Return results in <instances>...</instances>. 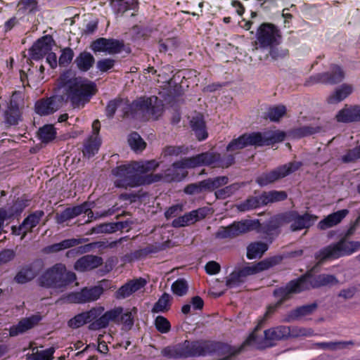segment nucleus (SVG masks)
Wrapping results in <instances>:
<instances>
[{
    "label": "nucleus",
    "instance_id": "9d476101",
    "mask_svg": "<svg viewBox=\"0 0 360 360\" xmlns=\"http://www.w3.org/2000/svg\"><path fill=\"white\" fill-rule=\"evenodd\" d=\"M135 110L141 111L145 116L157 119L163 111L162 101L157 96L140 98L132 103Z\"/></svg>",
    "mask_w": 360,
    "mask_h": 360
},
{
    "label": "nucleus",
    "instance_id": "5fc2aeb1",
    "mask_svg": "<svg viewBox=\"0 0 360 360\" xmlns=\"http://www.w3.org/2000/svg\"><path fill=\"white\" fill-rule=\"evenodd\" d=\"M240 188V186L239 184H233L225 188L217 190L215 192V195L217 198L225 199L236 193Z\"/></svg>",
    "mask_w": 360,
    "mask_h": 360
},
{
    "label": "nucleus",
    "instance_id": "9b49d317",
    "mask_svg": "<svg viewBox=\"0 0 360 360\" xmlns=\"http://www.w3.org/2000/svg\"><path fill=\"white\" fill-rule=\"evenodd\" d=\"M256 35L258 44L264 48L276 45L281 39L279 30L271 23H262L259 27Z\"/></svg>",
    "mask_w": 360,
    "mask_h": 360
},
{
    "label": "nucleus",
    "instance_id": "393cba45",
    "mask_svg": "<svg viewBox=\"0 0 360 360\" xmlns=\"http://www.w3.org/2000/svg\"><path fill=\"white\" fill-rule=\"evenodd\" d=\"M247 266L243 268H236L235 270L226 277V285L229 288L240 286L245 281L248 276H251Z\"/></svg>",
    "mask_w": 360,
    "mask_h": 360
},
{
    "label": "nucleus",
    "instance_id": "de8ad7c7",
    "mask_svg": "<svg viewBox=\"0 0 360 360\" xmlns=\"http://www.w3.org/2000/svg\"><path fill=\"white\" fill-rule=\"evenodd\" d=\"M136 4L135 0H110L112 8L121 13H124L128 9L134 8Z\"/></svg>",
    "mask_w": 360,
    "mask_h": 360
},
{
    "label": "nucleus",
    "instance_id": "a211bd4d",
    "mask_svg": "<svg viewBox=\"0 0 360 360\" xmlns=\"http://www.w3.org/2000/svg\"><path fill=\"white\" fill-rule=\"evenodd\" d=\"M123 312V308L121 307H115L105 312L100 317L96 319V321L90 325L92 330L106 328L110 322L118 324L120 323V316Z\"/></svg>",
    "mask_w": 360,
    "mask_h": 360
},
{
    "label": "nucleus",
    "instance_id": "6ab92c4d",
    "mask_svg": "<svg viewBox=\"0 0 360 360\" xmlns=\"http://www.w3.org/2000/svg\"><path fill=\"white\" fill-rule=\"evenodd\" d=\"M54 41L51 36H44L37 41L30 50L31 58L39 60L51 51Z\"/></svg>",
    "mask_w": 360,
    "mask_h": 360
},
{
    "label": "nucleus",
    "instance_id": "412c9836",
    "mask_svg": "<svg viewBox=\"0 0 360 360\" xmlns=\"http://www.w3.org/2000/svg\"><path fill=\"white\" fill-rule=\"evenodd\" d=\"M90 210V204L84 202L82 205L72 207H68L60 213L56 214V219L58 224H63L82 213H86Z\"/></svg>",
    "mask_w": 360,
    "mask_h": 360
},
{
    "label": "nucleus",
    "instance_id": "2eb2a0df",
    "mask_svg": "<svg viewBox=\"0 0 360 360\" xmlns=\"http://www.w3.org/2000/svg\"><path fill=\"white\" fill-rule=\"evenodd\" d=\"M251 229V224L248 221H235L228 226H221L215 233V238L219 239L233 238L247 233Z\"/></svg>",
    "mask_w": 360,
    "mask_h": 360
},
{
    "label": "nucleus",
    "instance_id": "4be33fe9",
    "mask_svg": "<svg viewBox=\"0 0 360 360\" xmlns=\"http://www.w3.org/2000/svg\"><path fill=\"white\" fill-rule=\"evenodd\" d=\"M101 128L100 122L98 120L94 121L92 124L93 135L89 140L85 143L83 150L84 156L88 158L94 156L98 150L100 141L97 137Z\"/></svg>",
    "mask_w": 360,
    "mask_h": 360
},
{
    "label": "nucleus",
    "instance_id": "774afa93",
    "mask_svg": "<svg viewBox=\"0 0 360 360\" xmlns=\"http://www.w3.org/2000/svg\"><path fill=\"white\" fill-rule=\"evenodd\" d=\"M360 158V146L350 150L346 155L342 156V160L345 162H349Z\"/></svg>",
    "mask_w": 360,
    "mask_h": 360
},
{
    "label": "nucleus",
    "instance_id": "4d7b16f0",
    "mask_svg": "<svg viewBox=\"0 0 360 360\" xmlns=\"http://www.w3.org/2000/svg\"><path fill=\"white\" fill-rule=\"evenodd\" d=\"M286 112L284 105H277L270 108L267 112L266 117L273 122H277L282 117Z\"/></svg>",
    "mask_w": 360,
    "mask_h": 360
},
{
    "label": "nucleus",
    "instance_id": "603ef678",
    "mask_svg": "<svg viewBox=\"0 0 360 360\" xmlns=\"http://www.w3.org/2000/svg\"><path fill=\"white\" fill-rule=\"evenodd\" d=\"M171 296L165 292L154 304L152 311L154 313L164 312L167 311L169 306Z\"/></svg>",
    "mask_w": 360,
    "mask_h": 360
},
{
    "label": "nucleus",
    "instance_id": "3c124183",
    "mask_svg": "<svg viewBox=\"0 0 360 360\" xmlns=\"http://www.w3.org/2000/svg\"><path fill=\"white\" fill-rule=\"evenodd\" d=\"M316 304L301 306L291 311L290 317L293 319H300L302 316L311 314L316 309Z\"/></svg>",
    "mask_w": 360,
    "mask_h": 360
},
{
    "label": "nucleus",
    "instance_id": "f03ea898",
    "mask_svg": "<svg viewBox=\"0 0 360 360\" xmlns=\"http://www.w3.org/2000/svg\"><path fill=\"white\" fill-rule=\"evenodd\" d=\"M158 166L155 160L132 162L118 166L112 170V174L116 176L115 186L127 189L157 181L160 176H153L148 173L155 170Z\"/></svg>",
    "mask_w": 360,
    "mask_h": 360
},
{
    "label": "nucleus",
    "instance_id": "4468645a",
    "mask_svg": "<svg viewBox=\"0 0 360 360\" xmlns=\"http://www.w3.org/2000/svg\"><path fill=\"white\" fill-rule=\"evenodd\" d=\"M344 78L345 72L342 68L338 65H333L329 72L311 76L308 82H311V84L323 83L335 84L341 82Z\"/></svg>",
    "mask_w": 360,
    "mask_h": 360
},
{
    "label": "nucleus",
    "instance_id": "f8f14e48",
    "mask_svg": "<svg viewBox=\"0 0 360 360\" xmlns=\"http://www.w3.org/2000/svg\"><path fill=\"white\" fill-rule=\"evenodd\" d=\"M278 304V301L276 304L274 305H271L268 307L266 312L265 313L264 318L261 319L258 323V325L255 327L252 333L248 336V338L245 340L243 343V346L245 345H252L259 349H263L269 347H271L274 344L268 343V341L266 340L265 335H258L257 332L262 327V323L271 314H273L276 308L280 306Z\"/></svg>",
    "mask_w": 360,
    "mask_h": 360
},
{
    "label": "nucleus",
    "instance_id": "680f3d73",
    "mask_svg": "<svg viewBox=\"0 0 360 360\" xmlns=\"http://www.w3.org/2000/svg\"><path fill=\"white\" fill-rule=\"evenodd\" d=\"M37 6V2L36 0H20L18 6L19 11H22V12H32L34 11Z\"/></svg>",
    "mask_w": 360,
    "mask_h": 360
},
{
    "label": "nucleus",
    "instance_id": "423d86ee",
    "mask_svg": "<svg viewBox=\"0 0 360 360\" xmlns=\"http://www.w3.org/2000/svg\"><path fill=\"white\" fill-rule=\"evenodd\" d=\"M212 352L210 345L203 341H188L165 347L162 350V354L172 358H188L193 356H205Z\"/></svg>",
    "mask_w": 360,
    "mask_h": 360
},
{
    "label": "nucleus",
    "instance_id": "c85d7f7f",
    "mask_svg": "<svg viewBox=\"0 0 360 360\" xmlns=\"http://www.w3.org/2000/svg\"><path fill=\"white\" fill-rule=\"evenodd\" d=\"M264 334L265 335L266 340L268 341V343L273 344L274 341H278L289 337L290 328L285 326H279L264 330Z\"/></svg>",
    "mask_w": 360,
    "mask_h": 360
},
{
    "label": "nucleus",
    "instance_id": "0eeeda50",
    "mask_svg": "<svg viewBox=\"0 0 360 360\" xmlns=\"http://www.w3.org/2000/svg\"><path fill=\"white\" fill-rule=\"evenodd\" d=\"M360 250V242L349 240L342 236L338 242L321 249L315 254V258L321 264L327 259H335L349 256Z\"/></svg>",
    "mask_w": 360,
    "mask_h": 360
},
{
    "label": "nucleus",
    "instance_id": "39448f33",
    "mask_svg": "<svg viewBox=\"0 0 360 360\" xmlns=\"http://www.w3.org/2000/svg\"><path fill=\"white\" fill-rule=\"evenodd\" d=\"M219 160V154L206 152L195 156L184 158L172 164V167L165 172V176L170 181H179L185 176L184 173L176 174L179 169L193 168L200 166L217 167V161Z\"/></svg>",
    "mask_w": 360,
    "mask_h": 360
},
{
    "label": "nucleus",
    "instance_id": "6e6d98bb",
    "mask_svg": "<svg viewBox=\"0 0 360 360\" xmlns=\"http://www.w3.org/2000/svg\"><path fill=\"white\" fill-rule=\"evenodd\" d=\"M54 349L49 348L44 350H37L27 357V360H51Z\"/></svg>",
    "mask_w": 360,
    "mask_h": 360
},
{
    "label": "nucleus",
    "instance_id": "e2e57ef3",
    "mask_svg": "<svg viewBox=\"0 0 360 360\" xmlns=\"http://www.w3.org/2000/svg\"><path fill=\"white\" fill-rule=\"evenodd\" d=\"M115 209L114 207L110 208L106 211L102 212H93L91 209L86 212L88 219L85 221V223H89L93 219H97L101 217H107L109 215H112L115 213Z\"/></svg>",
    "mask_w": 360,
    "mask_h": 360
},
{
    "label": "nucleus",
    "instance_id": "69168bd1",
    "mask_svg": "<svg viewBox=\"0 0 360 360\" xmlns=\"http://www.w3.org/2000/svg\"><path fill=\"white\" fill-rule=\"evenodd\" d=\"M177 40L175 38H168L159 41V50L160 52H166L169 49L176 47Z\"/></svg>",
    "mask_w": 360,
    "mask_h": 360
},
{
    "label": "nucleus",
    "instance_id": "37998d69",
    "mask_svg": "<svg viewBox=\"0 0 360 360\" xmlns=\"http://www.w3.org/2000/svg\"><path fill=\"white\" fill-rule=\"evenodd\" d=\"M228 177L225 176L209 178L202 181V187L205 191H212L228 183Z\"/></svg>",
    "mask_w": 360,
    "mask_h": 360
},
{
    "label": "nucleus",
    "instance_id": "09e8293b",
    "mask_svg": "<svg viewBox=\"0 0 360 360\" xmlns=\"http://www.w3.org/2000/svg\"><path fill=\"white\" fill-rule=\"evenodd\" d=\"M128 143L131 148L136 153L141 152L146 146V142L136 132H133L129 136Z\"/></svg>",
    "mask_w": 360,
    "mask_h": 360
},
{
    "label": "nucleus",
    "instance_id": "473e14b6",
    "mask_svg": "<svg viewBox=\"0 0 360 360\" xmlns=\"http://www.w3.org/2000/svg\"><path fill=\"white\" fill-rule=\"evenodd\" d=\"M352 91V85L343 84L328 97L327 101L330 104L338 103L345 99Z\"/></svg>",
    "mask_w": 360,
    "mask_h": 360
},
{
    "label": "nucleus",
    "instance_id": "b1692460",
    "mask_svg": "<svg viewBox=\"0 0 360 360\" xmlns=\"http://www.w3.org/2000/svg\"><path fill=\"white\" fill-rule=\"evenodd\" d=\"M259 138L256 133L245 134L238 139L231 141L226 147L228 151H235L248 146H257V140Z\"/></svg>",
    "mask_w": 360,
    "mask_h": 360
},
{
    "label": "nucleus",
    "instance_id": "dca6fc26",
    "mask_svg": "<svg viewBox=\"0 0 360 360\" xmlns=\"http://www.w3.org/2000/svg\"><path fill=\"white\" fill-rule=\"evenodd\" d=\"M210 213V209L207 207L198 208L174 219L172 226L178 228L193 224L205 218Z\"/></svg>",
    "mask_w": 360,
    "mask_h": 360
},
{
    "label": "nucleus",
    "instance_id": "2f4dec72",
    "mask_svg": "<svg viewBox=\"0 0 360 360\" xmlns=\"http://www.w3.org/2000/svg\"><path fill=\"white\" fill-rule=\"evenodd\" d=\"M74 63L81 72H87L94 65L95 58L91 53L83 51L75 58Z\"/></svg>",
    "mask_w": 360,
    "mask_h": 360
},
{
    "label": "nucleus",
    "instance_id": "49530a36",
    "mask_svg": "<svg viewBox=\"0 0 360 360\" xmlns=\"http://www.w3.org/2000/svg\"><path fill=\"white\" fill-rule=\"evenodd\" d=\"M56 131L55 128L51 124H46L41 127L38 131L39 139L43 143H49L53 140L56 137Z\"/></svg>",
    "mask_w": 360,
    "mask_h": 360
},
{
    "label": "nucleus",
    "instance_id": "f257e3e1",
    "mask_svg": "<svg viewBox=\"0 0 360 360\" xmlns=\"http://www.w3.org/2000/svg\"><path fill=\"white\" fill-rule=\"evenodd\" d=\"M61 95L41 98L35 103V112L45 116L54 113L68 101L73 108H82L96 94V84L82 77H77L72 70L64 72L58 79Z\"/></svg>",
    "mask_w": 360,
    "mask_h": 360
},
{
    "label": "nucleus",
    "instance_id": "7ed1b4c3",
    "mask_svg": "<svg viewBox=\"0 0 360 360\" xmlns=\"http://www.w3.org/2000/svg\"><path fill=\"white\" fill-rule=\"evenodd\" d=\"M338 283V280L333 275L320 274L314 278L302 277L297 281H291L284 288H276L274 295L278 299V304L290 299L292 294L299 293L311 288H319L327 285H334Z\"/></svg>",
    "mask_w": 360,
    "mask_h": 360
},
{
    "label": "nucleus",
    "instance_id": "cd10ccee",
    "mask_svg": "<svg viewBox=\"0 0 360 360\" xmlns=\"http://www.w3.org/2000/svg\"><path fill=\"white\" fill-rule=\"evenodd\" d=\"M40 320L41 317L37 315L23 319L16 326H13L10 328L9 334L11 336H16L19 334L23 333L27 330L33 328Z\"/></svg>",
    "mask_w": 360,
    "mask_h": 360
},
{
    "label": "nucleus",
    "instance_id": "a18cd8bd",
    "mask_svg": "<svg viewBox=\"0 0 360 360\" xmlns=\"http://www.w3.org/2000/svg\"><path fill=\"white\" fill-rule=\"evenodd\" d=\"M103 291V288L100 286H95L89 289H82V293L84 303L97 300L102 295Z\"/></svg>",
    "mask_w": 360,
    "mask_h": 360
},
{
    "label": "nucleus",
    "instance_id": "4c0bfd02",
    "mask_svg": "<svg viewBox=\"0 0 360 360\" xmlns=\"http://www.w3.org/2000/svg\"><path fill=\"white\" fill-rule=\"evenodd\" d=\"M81 239L70 238L64 240L58 243H55L46 248L48 253L57 252L60 250L76 246L82 243Z\"/></svg>",
    "mask_w": 360,
    "mask_h": 360
},
{
    "label": "nucleus",
    "instance_id": "c756f323",
    "mask_svg": "<svg viewBox=\"0 0 360 360\" xmlns=\"http://www.w3.org/2000/svg\"><path fill=\"white\" fill-rule=\"evenodd\" d=\"M347 210H341L328 215L319 222L318 227L321 230H326L339 224L348 214Z\"/></svg>",
    "mask_w": 360,
    "mask_h": 360
},
{
    "label": "nucleus",
    "instance_id": "864d4df0",
    "mask_svg": "<svg viewBox=\"0 0 360 360\" xmlns=\"http://www.w3.org/2000/svg\"><path fill=\"white\" fill-rule=\"evenodd\" d=\"M188 290V285L184 278H179L172 285V290L178 296L185 295Z\"/></svg>",
    "mask_w": 360,
    "mask_h": 360
},
{
    "label": "nucleus",
    "instance_id": "8fccbe9b",
    "mask_svg": "<svg viewBox=\"0 0 360 360\" xmlns=\"http://www.w3.org/2000/svg\"><path fill=\"white\" fill-rule=\"evenodd\" d=\"M127 103L121 98H116L109 101L105 108V113L108 117L112 118L116 110L119 108L124 109Z\"/></svg>",
    "mask_w": 360,
    "mask_h": 360
},
{
    "label": "nucleus",
    "instance_id": "7c9ffc66",
    "mask_svg": "<svg viewBox=\"0 0 360 360\" xmlns=\"http://www.w3.org/2000/svg\"><path fill=\"white\" fill-rule=\"evenodd\" d=\"M38 274L32 264L22 266L16 274L13 280L18 284H25L33 280Z\"/></svg>",
    "mask_w": 360,
    "mask_h": 360
},
{
    "label": "nucleus",
    "instance_id": "aec40b11",
    "mask_svg": "<svg viewBox=\"0 0 360 360\" xmlns=\"http://www.w3.org/2000/svg\"><path fill=\"white\" fill-rule=\"evenodd\" d=\"M146 283V280L143 278L131 280L116 291L115 297L117 299L127 298L133 293L143 288Z\"/></svg>",
    "mask_w": 360,
    "mask_h": 360
},
{
    "label": "nucleus",
    "instance_id": "ddd939ff",
    "mask_svg": "<svg viewBox=\"0 0 360 360\" xmlns=\"http://www.w3.org/2000/svg\"><path fill=\"white\" fill-rule=\"evenodd\" d=\"M124 48L123 41L112 38H98L94 41L91 49L95 52H105L110 55L121 53Z\"/></svg>",
    "mask_w": 360,
    "mask_h": 360
},
{
    "label": "nucleus",
    "instance_id": "1a4fd4ad",
    "mask_svg": "<svg viewBox=\"0 0 360 360\" xmlns=\"http://www.w3.org/2000/svg\"><path fill=\"white\" fill-rule=\"evenodd\" d=\"M301 165L300 162H292L281 165L269 172L261 174L257 177L256 182L260 186H267L295 172Z\"/></svg>",
    "mask_w": 360,
    "mask_h": 360
},
{
    "label": "nucleus",
    "instance_id": "bb28decb",
    "mask_svg": "<svg viewBox=\"0 0 360 360\" xmlns=\"http://www.w3.org/2000/svg\"><path fill=\"white\" fill-rule=\"evenodd\" d=\"M17 96L16 93L12 95L10 104L4 113L5 122L8 126L17 124L20 118V109L16 101Z\"/></svg>",
    "mask_w": 360,
    "mask_h": 360
},
{
    "label": "nucleus",
    "instance_id": "5701e85b",
    "mask_svg": "<svg viewBox=\"0 0 360 360\" xmlns=\"http://www.w3.org/2000/svg\"><path fill=\"white\" fill-rule=\"evenodd\" d=\"M103 263V259L98 256L87 255L78 259L74 265L77 271H86L97 268Z\"/></svg>",
    "mask_w": 360,
    "mask_h": 360
},
{
    "label": "nucleus",
    "instance_id": "a878e982",
    "mask_svg": "<svg viewBox=\"0 0 360 360\" xmlns=\"http://www.w3.org/2000/svg\"><path fill=\"white\" fill-rule=\"evenodd\" d=\"M256 134L259 136L257 140V146H269L281 142L285 137V134L281 131H269L263 134L257 132Z\"/></svg>",
    "mask_w": 360,
    "mask_h": 360
},
{
    "label": "nucleus",
    "instance_id": "a19ab883",
    "mask_svg": "<svg viewBox=\"0 0 360 360\" xmlns=\"http://www.w3.org/2000/svg\"><path fill=\"white\" fill-rule=\"evenodd\" d=\"M262 202L264 205L269 203L283 201L287 198V193L283 191H271L262 193Z\"/></svg>",
    "mask_w": 360,
    "mask_h": 360
},
{
    "label": "nucleus",
    "instance_id": "72a5a7b5",
    "mask_svg": "<svg viewBox=\"0 0 360 360\" xmlns=\"http://www.w3.org/2000/svg\"><path fill=\"white\" fill-rule=\"evenodd\" d=\"M281 258L279 257H274L264 259L255 264L247 266L251 275L256 274L262 271L269 269V268L276 265L280 262Z\"/></svg>",
    "mask_w": 360,
    "mask_h": 360
},
{
    "label": "nucleus",
    "instance_id": "20e7f679",
    "mask_svg": "<svg viewBox=\"0 0 360 360\" xmlns=\"http://www.w3.org/2000/svg\"><path fill=\"white\" fill-rule=\"evenodd\" d=\"M76 274L68 271L63 263H57L48 268L39 277V283L42 287L51 288L54 293H61L76 281Z\"/></svg>",
    "mask_w": 360,
    "mask_h": 360
},
{
    "label": "nucleus",
    "instance_id": "f704fd0d",
    "mask_svg": "<svg viewBox=\"0 0 360 360\" xmlns=\"http://www.w3.org/2000/svg\"><path fill=\"white\" fill-rule=\"evenodd\" d=\"M44 213L43 211L38 210L27 216L22 221L24 232L21 239H23L28 232H31L40 221Z\"/></svg>",
    "mask_w": 360,
    "mask_h": 360
},
{
    "label": "nucleus",
    "instance_id": "f3484780",
    "mask_svg": "<svg viewBox=\"0 0 360 360\" xmlns=\"http://www.w3.org/2000/svg\"><path fill=\"white\" fill-rule=\"evenodd\" d=\"M104 311L103 307H94L89 311L77 314L68 322V326L73 329L78 328L94 320L96 321Z\"/></svg>",
    "mask_w": 360,
    "mask_h": 360
},
{
    "label": "nucleus",
    "instance_id": "6e6552de",
    "mask_svg": "<svg viewBox=\"0 0 360 360\" xmlns=\"http://www.w3.org/2000/svg\"><path fill=\"white\" fill-rule=\"evenodd\" d=\"M317 217L308 213L300 215L296 212H286L276 216L275 220L278 226L291 223L290 229L292 231L307 229L312 226Z\"/></svg>",
    "mask_w": 360,
    "mask_h": 360
},
{
    "label": "nucleus",
    "instance_id": "338daca9",
    "mask_svg": "<svg viewBox=\"0 0 360 360\" xmlns=\"http://www.w3.org/2000/svg\"><path fill=\"white\" fill-rule=\"evenodd\" d=\"M202 186V181L188 185L184 188V192L189 195L198 194L203 191H205V188Z\"/></svg>",
    "mask_w": 360,
    "mask_h": 360
},
{
    "label": "nucleus",
    "instance_id": "c03bdc74",
    "mask_svg": "<svg viewBox=\"0 0 360 360\" xmlns=\"http://www.w3.org/2000/svg\"><path fill=\"white\" fill-rule=\"evenodd\" d=\"M338 122H356V116L354 112V106L347 107V105L340 110L336 115Z\"/></svg>",
    "mask_w": 360,
    "mask_h": 360
},
{
    "label": "nucleus",
    "instance_id": "79ce46f5",
    "mask_svg": "<svg viewBox=\"0 0 360 360\" xmlns=\"http://www.w3.org/2000/svg\"><path fill=\"white\" fill-rule=\"evenodd\" d=\"M264 205L262 202V195L261 194L259 196H252L248 198L244 202L238 204L237 205V208L241 212H246Z\"/></svg>",
    "mask_w": 360,
    "mask_h": 360
},
{
    "label": "nucleus",
    "instance_id": "13d9d810",
    "mask_svg": "<svg viewBox=\"0 0 360 360\" xmlns=\"http://www.w3.org/2000/svg\"><path fill=\"white\" fill-rule=\"evenodd\" d=\"M156 329L161 333H167L171 329L169 321L162 316H158L155 320Z\"/></svg>",
    "mask_w": 360,
    "mask_h": 360
},
{
    "label": "nucleus",
    "instance_id": "c9c22d12",
    "mask_svg": "<svg viewBox=\"0 0 360 360\" xmlns=\"http://www.w3.org/2000/svg\"><path fill=\"white\" fill-rule=\"evenodd\" d=\"M191 126L199 141L204 140L207 138V133L205 130V122L201 115L193 117L191 120Z\"/></svg>",
    "mask_w": 360,
    "mask_h": 360
},
{
    "label": "nucleus",
    "instance_id": "0e129e2a",
    "mask_svg": "<svg viewBox=\"0 0 360 360\" xmlns=\"http://www.w3.org/2000/svg\"><path fill=\"white\" fill-rule=\"evenodd\" d=\"M115 64V60L114 59L107 58L98 60L96 63V68L101 72H104L112 69Z\"/></svg>",
    "mask_w": 360,
    "mask_h": 360
},
{
    "label": "nucleus",
    "instance_id": "e433bc0d",
    "mask_svg": "<svg viewBox=\"0 0 360 360\" xmlns=\"http://www.w3.org/2000/svg\"><path fill=\"white\" fill-rule=\"evenodd\" d=\"M123 228L124 226L122 222L104 223L93 227L88 234L110 233Z\"/></svg>",
    "mask_w": 360,
    "mask_h": 360
},
{
    "label": "nucleus",
    "instance_id": "052dcab7",
    "mask_svg": "<svg viewBox=\"0 0 360 360\" xmlns=\"http://www.w3.org/2000/svg\"><path fill=\"white\" fill-rule=\"evenodd\" d=\"M314 335V330L311 328L293 327L290 328V334L289 336L293 338L298 337H311Z\"/></svg>",
    "mask_w": 360,
    "mask_h": 360
},
{
    "label": "nucleus",
    "instance_id": "58836bf2",
    "mask_svg": "<svg viewBox=\"0 0 360 360\" xmlns=\"http://www.w3.org/2000/svg\"><path fill=\"white\" fill-rule=\"evenodd\" d=\"M268 245L262 242H256L250 244L247 248V257L250 259L261 257L267 250Z\"/></svg>",
    "mask_w": 360,
    "mask_h": 360
},
{
    "label": "nucleus",
    "instance_id": "bf43d9fd",
    "mask_svg": "<svg viewBox=\"0 0 360 360\" xmlns=\"http://www.w3.org/2000/svg\"><path fill=\"white\" fill-rule=\"evenodd\" d=\"M74 57V52L70 48H65L62 50L61 55L58 59V64L60 66L66 67L72 61Z\"/></svg>",
    "mask_w": 360,
    "mask_h": 360
},
{
    "label": "nucleus",
    "instance_id": "ea45409f",
    "mask_svg": "<svg viewBox=\"0 0 360 360\" xmlns=\"http://www.w3.org/2000/svg\"><path fill=\"white\" fill-rule=\"evenodd\" d=\"M353 345L351 341H336L328 342H316L314 344V348L323 350L336 351L346 348L348 345Z\"/></svg>",
    "mask_w": 360,
    "mask_h": 360
}]
</instances>
